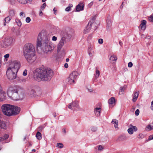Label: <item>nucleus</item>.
<instances>
[{"instance_id": "nucleus-1", "label": "nucleus", "mask_w": 153, "mask_h": 153, "mask_svg": "<svg viewBox=\"0 0 153 153\" xmlns=\"http://www.w3.org/2000/svg\"><path fill=\"white\" fill-rule=\"evenodd\" d=\"M36 46L37 49L39 48L43 52L47 53L54 49L55 45L50 40L49 36L41 32L38 35Z\"/></svg>"}, {"instance_id": "nucleus-2", "label": "nucleus", "mask_w": 153, "mask_h": 153, "mask_svg": "<svg viewBox=\"0 0 153 153\" xmlns=\"http://www.w3.org/2000/svg\"><path fill=\"white\" fill-rule=\"evenodd\" d=\"M53 71L49 69L43 68L37 69L34 71L33 76L38 81L50 80L53 75Z\"/></svg>"}, {"instance_id": "nucleus-3", "label": "nucleus", "mask_w": 153, "mask_h": 153, "mask_svg": "<svg viewBox=\"0 0 153 153\" xmlns=\"http://www.w3.org/2000/svg\"><path fill=\"white\" fill-rule=\"evenodd\" d=\"M35 51L34 47L31 43L26 44L24 47V55L27 61L30 63H32L36 59Z\"/></svg>"}, {"instance_id": "nucleus-4", "label": "nucleus", "mask_w": 153, "mask_h": 153, "mask_svg": "<svg viewBox=\"0 0 153 153\" xmlns=\"http://www.w3.org/2000/svg\"><path fill=\"white\" fill-rule=\"evenodd\" d=\"M20 65V62L18 61H13L11 62L7 70L6 75L8 79L13 80L16 79Z\"/></svg>"}, {"instance_id": "nucleus-5", "label": "nucleus", "mask_w": 153, "mask_h": 153, "mask_svg": "<svg viewBox=\"0 0 153 153\" xmlns=\"http://www.w3.org/2000/svg\"><path fill=\"white\" fill-rule=\"evenodd\" d=\"M7 94L9 98L14 100H22L24 97L23 90L18 86L9 87Z\"/></svg>"}, {"instance_id": "nucleus-6", "label": "nucleus", "mask_w": 153, "mask_h": 153, "mask_svg": "<svg viewBox=\"0 0 153 153\" xmlns=\"http://www.w3.org/2000/svg\"><path fill=\"white\" fill-rule=\"evenodd\" d=\"M13 43V38L10 37H7L0 42V46L2 48H6L12 46Z\"/></svg>"}, {"instance_id": "nucleus-7", "label": "nucleus", "mask_w": 153, "mask_h": 153, "mask_svg": "<svg viewBox=\"0 0 153 153\" xmlns=\"http://www.w3.org/2000/svg\"><path fill=\"white\" fill-rule=\"evenodd\" d=\"M79 74L77 71L72 72L67 78V80L69 84H74L76 83L78 76Z\"/></svg>"}, {"instance_id": "nucleus-8", "label": "nucleus", "mask_w": 153, "mask_h": 153, "mask_svg": "<svg viewBox=\"0 0 153 153\" xmlns=\"http://www.w3.org/2000/svg\"><path fill=\"white\" fill-rule=\"evenodd\" d=\"M13 105L9 104H4L1 107L2 111L3 114L7 116H11V109Z\"/></svg>"}, {"instance_id": "nucleus-9", "label": "nucleus", "mask_w": 153, "mask_h": 153, "mask_svg": "<svg viewBox=\"0 0 153 153\" xmlns=\"http://www.w3.org/2000/svg\"><path fill=\"white\" fill-rule=\"evenodd\" d=\"M68 108L70 109L75 110H80V108L77 101H75L70 103L68 105Z\"/></svg>"}, {"instance_id": "nucleus-10", "label": "nucleus", "mask_w": 153, "mask_h": 153, "mask_svg": "<svg viewBox=\"0 0 153 153\" xmlns=\"http://www.w3.org/2000/svg\"><path fill=\"white\" fill-rule=\"evenodd\" d=\"M94 20L95 19H92L88 23L87 25L84 29L83 32L84 34L87 33L90 31L91 29V27L92 26V25L93 24L94 25L95 24L94 23Z\"/></svg>"}, {"instance_id": "nucleus-11", "label": "nucleus", "mask_w": 153, "mask_h": 153, "mask_svg": "<svg viewBox=\"0 0 153 153\" xmlns=\"http://www.w3.org/2000/svg\"><path fill=\"white\" fill-rule=\"evenodd\" d=\"M65 42L66 38L65 37L63 36L62 37L57 46V51L58 53L60 51Z\"/></svg>"}, {"instance_id": "nucleus-12", "label": "nucleus", "mask_w": 153, "mask_h": 153, "mask_svg": "<svg viewBox=\"0 0 153 153\" xmlns=\"http://www.w3.org/2000/svg\"><path fill=\"white\" fill-rule=\"evenodd\" d=\"M20 111V108L17 106L13 105L11 111V116L18 114Z\"/></svg>"}, {"instance_id": "nucleus-13", "label": "nucleus", "mask_w": 153, "mask_h": 153, "mask_svg": "<svg viewBox=\"0 0 153 153\" xmlns=\"http://www.w3.org/2000/svg\"><path fill=\"white\" fill-rule=\"evenodd\" d=\"M137 130V128L136 126L130 125L129 128L127 130V131L129 134H132L134 133V131H136Z\"/></svg>"}, {"instance_id": "nucleus-14", "label": "nucleus", "mask_w": 153, "mask_h": 153, "mask_svg": "<svg viewBox=\"0 0 153 153\" xmlns=\"http://www.w3.org/2000/svg\"><path fill=\"white\" fill-rule=\"evenodd\" d=\"M106 29L107 30H109L111 29L112 26V22L111 18L110 16L108 17L106 20Z\"/></svg>"}, {"instance_id": "nucleus-15", "label": "nucleus", "mask_w": 153, "mask_h": 153, "mask_svg": "<svg viewBox=\"0 0 153 153\" xmlns=\"http://www.w3.org/2000/svg\"><path fill=\"white\" fill-rule=\"evenodd\" d=\"M7 94L3 90H0V101H2L6 99Z\"/></svg>"}, {"instance_id": "nucleus-16", "label": "nucleus", "mask_w": 153, "mask_h": 153, "mask_svg": "<svg viewBox=\"0 0 153 153\" xmlns=\"http://www.w3.org/2000/svg\"><path fill=\"white\" fill-rule=\"evenodd\" d=\"M94 112L95 115L99 117L101 112V109L100 107H96L94 108Z\"/></svg>"}, {"instance_id": "nucleus-17", "label": "nucleus", "mask_w": 153, "mask_h": 153, "mask_svg": "<svg viewBox=\"0 0 153 153\" xmlns=\"http://www.w3.org/2000/svg\"><path fill=\"white\" fill-rule=\"evenodd\" d=\"M84 5L82 3H80L78 4L76 7V12H79L83 10Z\"/></svg>"}, {"instance_id": "nucleus-18", "label": "nucleus", "mask_w": 153, "mask_h": 153, "mask_svg": "<svg viewBox=\"0 0 153 153\" xmlns=\"http://www.w3.org/2000/svg\"><path fill=\"white\" fill-rule=\"evenodd\" d=\"M28 94L31 97L33 96L36 93V91L33 87H30L28 89Z\"/></svg>"}, {"instance_id": "nucleus-19", "label": "nucleus", "mask_w": 153, "mask_h": 153, "mask_svg": "<svg viewBox=\"0 0 153 153\" xmlns=\"http://www.w3.org/2000/svg\"><path fill=\"white\" fill-rule=\"evenodd\" d=\"M146 21L144 20H143L141 21V23L140 25V27L142 30H144L146 28Z\"/></svg>"}, {"instance_id": "nucleus-20", "label": "nucleus", "mask_w": 153, "mask_h": 153, "mask_svg": "<svg viewBox=\"0 0 153 153\" xmlns=\"http://www.w3.org/2000/svg\"><path fill=\"white\" fill-rule=\"evenodd\" d=\"M117 59V56L114 54H113L111 55L110 58V61L112 63H115Z\"/></svg>"}, {"instance_id": "nucleus-21", "label": "nucleus", "mask_w": 153, "mask_h": 153, "mask_svg": "<svg viewBox=\"0 0 153 153\" xmlns=\"http://www.w3.org/2000/svg\"><path fill=\"white\" fill-rule=\"evenodd\" d=\"M139 94V93L138 91L135 92L134 93L133 98L132 99V101L134 102H135L137 100Z\"/></svg>"}, {"instance_id": "nucleus-22", "label": "nucleus", "mask_w": 153, "mask_h": 153, "mask_svg": "<svg viewBox=\"0 0 153 153\" xmlns=\"http://www.w3.org/2000/svg\"><path fill=\"white\" fill-rule=\"evenodd\" d=\"M111 123L114 124V126L116 129H118V121L117 120L115 119H113L111 121Z\"/></svg>"}, {"instance_id": "nucleus-23", "label": "nucleus", "mask_w": 153, "mask_h": 153, "mask_svg": "<svg viewBox=\"0 0 153 153\" xmlns=\"http://www.w3.org/2000/svg\"><path fill=\"white\" fill-rule=\"evenodd\" d=\"M9 135L8 134H5L3 137H0V142L1 143L2 142L5 140H6L8 138Z\"/></svg>"}, {"instance_id": "nucleus-24", "label": "nucleus", "mask_w": 153, "mask_h": 153, "mask_svg": "<svg viewBox=\"0 0 153 153\" xmlns=\"http://www.w3.org/2000/svg\"><path fill=\"white\" fill-rule=\"evenodd\" d=\"M115 99L114 97H111L108 101V102L109 104H113L115 103Z\"/></svg>"}, {"instance_id": "nucleus-25", "label": "nucleus", "mask_w": 153, "mask_h": 153, "mask_svg": "<svg viewBox=\"0 0 153 153\" xmlns=\"http://www.w3.org/2000/svg\"><path fill=\"white\" fill-rule=\"evenodd\" d=\"M0 127L4 129H6V125L5 123L3 122H2L0 120Z\"/></svg>"}, {"instance_id": "nucleus-26", "label": "nucleus", "mask_w": 153, "mask_h": 153, "mask_svg": "<svg viewBox=\"0 0 153 153\" xmlns=\"http://www.w3.org/2000/svg\"><path fill=\"white\" fill-rule=\"evenodd\" d=\"M153 129V124H150L148 125L146 128V130L149 131Z\"/></svg>"}, {"instance_id": "nucleus-27", "label": "nucleus", "mask_w": 153, "mask_h": 153, "mask_svg": "<svg viewBox=\"0 0 153 153\" xmlns=\"http://www.w3.org/2000/svg\"><path fill=\"white\" fill-rule=\"evenodd\" d=\"M100 73L99 71L96 69L95 71V73L94 74L95 78L96 79L98 78L100 76Z\"/></svg>"}, {"instance_id": "nucleus-28", "label": "nucleus", "mask_w": 153, "mask_h": 153, "mask_svg": "<svg viewBox=\"0 0 153 153\" xmlns=\"http://www.w3.org/2000/svg\"><path fill=\"white\" fill-rule=\"evenodd\" d=\"M36 137L39 140H40L42 138L41 134L39 131L37 132L36 135Z\"/></svg>"}, {"instance_id": "nucleus-29", "label": "nucleus", "mask_w": 153, "mask_h": 153, "mask_svg": "<svg viewBox=\"0 0 153 153\" xmlns=\"http://www.w3.org/2000/svg\"><path fill=\"white\" fill-rule=\"evenodd\" d=\"M19 82L20 83H24L26 82V79L23 77H21L19 78Z\"/></svg>"}, {"instance_id": "nucleus-30", "label": "nucleus", "mask_w": 153, "mask_h": 153, "mask_svg": "<svg viewBox=\"0 0 153 153\" xmlns=\"http://www.w3.org/2000/svg\"><path fill=\"white\" fill-rule=\"evenodd\" d=\"M11 19V17L10 16H8L4 19V21L7 23H8L10 21Z\"/></svg>"}, {"instance_id": "nucleus-31", "label": "nucleus", "mask_w": 153, "mask_h": 153, "mask_svg": "<svg viewBox=\"0 0 153 153\" xmlns=\"http://www.w3.org/2000/svg\"><path fill=\"white\" fill-rule=\"evenodd\" d=\"M125 89V88L124 87H121L120 88V90L119 92V94H123V92Z\"/></svg>"}, {"instance_id": "nucleus-32", "label": "nucleus", "mask_w": 153, "mask_h": 153, "mask_svg": "<svg viewBox=\"0 0 153 153\" xmlns=\"http://www.w3.org/2000/svg\"><path fill=\"white\" fill-rule=\"evenodd\" d=\"M56 147L61 149L63 147V145L62 143H58L56 145Z\"/></svg>"}, {"instance_id": "nucleus-33", "label": "nucleus", "mask_w": 153, "mask_h": 153, "mask_svg": "<svg viewBox=\"0 0 153 153\" xmlns=\"http://www.w3.org/2000/svg\"><path fill=\"white\" fill-rule=\"evenodd\" d=\"M15 21L17 24V25L19 27H21L22 25V22L19 19H16L15 20Z\"/></svg>"}, {"instance_id": "nucleus-34", "label": "nucleus", "mask_w": 153, "mask_h": 153, "mask_svg": "<svg viewBox=\"0 0 153 153\" xmlns=\"http://www.w3.org/2000/svg\"><path fill=\"white\" fill-rule=\"evenodd\" d=\"M93 51L91 48H89L88 53L90 57L93 56Z\"/></svg>"}, {"instance_id": "nucleus-35", "label": "nucleus", "mask_w": 153, "mask_h": 153, "mask_svg": "<svg viewBox=\"0 0 153 153\" xmlns=\"http://www.w3.org/2000/svg\"><path fill=\"white\" fill-rule=\"evenodd\" d=\"M73 7V5L71 4H69L68 6L65 9V10L66 11L68 12L70 11L71 7Z\"/></svg>"}, {"instance_id": "nucleus-36", "label": "nucleus", "mask_w": 153, "mask_h": 153, "mask_svg": "<svg viewBox=\"0 0 153 153\" xmlns=\"http://www.w3.org/2000/svg\"><path fill=\"white\" fill-rule=\"evenodd\" d=\"M45 125H41L40 126H39L38 128V130L39 131H42V130L44 129V128H45Z\"/></svg>"}, {"instance_id": "nucleus-37", "label": "nucleus", "mask_w": 153, "mask_h": 153, "mask_svg": "<svg viewBox=\"0 0 153 153\" xmlns=\"http://www.w3.org/2000/svg\"><path fill=\"white\" fill-rule=\"evenodd\" d=\"M18 1L20 3L22 4H25L27 3V0H18Z\"/></svg>"}, {"instance_id": "nucleus-38", "label": "nucleus", "mask_w": 153, "mask_h": 153, "mask_svg": "<svg viewBox=\"0 0 153 153\" xmlns=\"http://www.w3.org/2000/svg\"><path fill=\"white\" fill-rule=\"evenodd\" d=\"M149 20L150 22H153V14L150 16L149 17Z\"/></svg>"}, {"instance_id": "nucleus-39", "label": "nucleus", "mask_w": 153, "mask_h": 153, "mask_svg": "<svg viewBox=\"0 0 153 153\" xmlns=\"http://www.w3.org/2000/svg\"><path fill=\"white\" fill-rule=\"evenodd\" d=\"M10 56V55L9 54H7L4 55V57L5 58V60H6V61H7V59H8Z\"/></svg>"}, {"instance_id": "nucleus-40", "label": "nucleus", "mask_w": 153, "mask_h": 153, "mask_svg": "<svg viewBox=\"0 0 153 153\" xmlns=\"http://www.w3.org/2000/svg\"><path fill=\"white\" fill-rule=\"evenodd\" d=\"M46 4L45 3H44L42 6L41 7L40 9L43 10L45 7Z\"/></svg>"}, {"instance_id": "nucleus-41", "label": "nucleus", "mask_w": 153, "mask_h": 153, "mask_svg": "<svg viewBox=\"0 0 153 153\" xmlns=\"http://www.w3.org/2000/svg\"><path fill=\"white\" fill-rule=\"evenodd\" d=\"M31 21V19L30 17H27L25 19V21L27 23H29Z\"/></svg>"}, {"instance_id": "nucleus-42", "label": "nucleus", "mask_w": 153, "mask_h": 153, "mask_svg": "<svg viewBox=\"0 0 153 153\" xmlns=\"http://www.w3.org/2000/svg\"><path fill=\"white\" fill-rule=\"evenodd\" d=\"M10 14L12 16H14L15 15L14 11L13 10H11L10 11Z\"/></svg>"}, {"instance_id": "nucleus-43", "label": "nucleus", "mask_w": 153, "mask_h": 153, "mask_svg": "<svg viewBox=\"0 0 153 153\" xmlns=\"http://www.w3.org/2000/svg\"><path fill=\"white\" fill-rule=\"evenodd\" d=\"M20 16L22 17V18H25V14L23 12H21L19 14Z\"/></svg>"}, {"instance_id": "nucleus-44", "label": "nucleus", "mask_w": 153, "mask_h": 153, "mask_svg": "<svg viewBox=\"0 0 153 153\" xmlns=\"http://www.w3.org/2000/svg\"><path fill=\"white\" fill-rule=\"evenodd\" d=\"M27 74V70L26 69H25L23 73V75L24 76H25Z\"/></svg>"}, {"instance_id": "nucleus-45", "label": "nucleus", "mask_w": 153, "mask_h": 153, "mask_svg": "<svg viewBox=\"0 0 153 153\" xmlns=\"http://www.w3.org/2000/svg\"><path fill=\"white\" fill-rule=\"evenodd\" d=\"M103 40L102 39H100L98 40V42L100 44H102L103 43Z\"/></svg>"}, {"instance_id": "nucleus-46", "label": "nucleus", "mask_w": 153, "mask_h": 153, "mask_svg": "<svg viewBox=\"0 0 153 153\" xmlns=\"http://www.w3.org/2000/svg\"><path fill=\"white\" fill-rule=\"evenodd\" d=\"M97 130L96 127H92L91 128V130L93 131H95Z\"/></svg>"}, {"instance_id": "nucleus-47", "label": "nucleus", "mask_w": 153, "mask_h": 153, "mask_svg": "<svg viewBox=\"0 0 153 153\" xmlns=\"http://www.w3.org/2000/svg\"><path fill=\"white\" fill-rule=\"evenodd\" d=\"M153 139V134L150 135L149 137L148 140H147V141Z\"/></svg>"}, {"instance_id": "nucleus-48", "label": "nucleus", "mask_w": 153, "mask_h": 153, "mask_svg": "<svg viewBox=\"0 0 153 153\" xmlns=\"http://www.w3.org/2000/svg\"><path fill=\"white\" fill-rule=\"evenodd\" d=\"M139 110L138 109H137L135 111V114L136 115L138 116L139 114Z\"/></svg>"}, {"instance_id": "nucleus-49", "label": "nucleus", "mask_w": 153, "mask_h": 153, "mask_svg": "<svg viewBox=\"0 0 153 153\" xmlns=\"http://www.w3.org/2000/svg\"><path fill=\"white\" fill-rule=\"evenodd\" d=\"M133 66V64L131 62H130L128 63V66L129 68Z\"/></svg>"}, {"instance_id": "nucleus-50", "label": "nucleus", "mask_w": 153, "mask_h": 153, "mask_svg": "<svg viewBox=\"0 0 153 153\" xmlns=\"http://www.w3.org/2000/svg\"><path fill=\"white\" fill-rule=\"evenodd\" d=\"M62 132L64 135H65L66 133V131L65 128H64L62 130Z\"/></svg>"}, {"instance_id": "nucleus-51", "label": "nucleus", "mask_w": 153, "mask_h": 153, "mask_svg": "<svg viewBox=\"0 0 153 153\" xmlns=\"http://www.w3.org/2000/svg\"><path fill=\"white\" fill-rule=\"evenodd\" d=\"M52 40L53 41H55L57 40V38L55 36H53L52 38Z\"/></svg>"}, {"instance_id": "nucleus-52", "label": "nucleus", "mask_w": 153, "mask_h": 153, "mask_svg": "<svg viewBox=\"0 0 153 153\" xmlns=\"http://www.w3.org/2000/svg\"><path fill=\"white\" fill-rule=\"evenodd\" d=\"M138 138H143V135L142 134H140L138 136Z\"/></svg>"}, {"instance_id": "nucleus-53", "label": "nucleus", "mask_w": 153, "mask_h": 153, "mask_svg": "<svg viewBox=\"0 0 153 153\" xmlns=\"http://www.w3.org/2000/svg\"><path fill=\"white\" fill-rule=\"evenodd\" d=\"M42 10H42L40 9L39 13V15L40 16H41L42 15H43V13L42 12Z\"/></svg>"}, {"instance_id": "nucleus-54", "label": "nucleus", "mask_w": 153, "mask_h": 153, "mask_svg": "<svg viewBox=\"0 0 153 153\" xmlns=\"http://www.w3.org/2000/svg\"><path fill=\"white\" fill-rule=\"evenodd\" d=\"M103 149L101 145H99L98 146V150L100 151L102 150Z\"/></svg>"}, {"instance_id": "nucleus-55", "label": "nucleus", "mask_w": 153, "mask_h": 153, "mask_svg": "<svg viewBox=\"0 0 153 153\" xmlns=\"http://www.w3.org/2000/svg\"><path fill=\"white\" fill-rule=\"evenodd\" d=\"M151 110H153V100L151 102Z\"/></svg>"}, {"instance_id": "nucleus-56", "label": "nucleus", "mask_w": 153, "mask_h": 153, "mask_svg": "<svg viewBox=\"0 0 153 153\" xmlns=\"http://www.w3.org/2000/svg\"><path fill=\"white\" fill-rule=\"evenodd\" d=\"M93 2L92 1L88 4V7H90L93 5Z\"/></svg>"}, {"instance_id": "nucleus-57", "label": "nucleus", "mask_w": 153, "mask_h": 153, "mask_svg": "<svg viewBox=\"0 0 153 153\" xmlns=\"http://www.w3.org/2000/svg\"><path fill=\"white\" fill-rule=\"evenodd\" d=\"M64 67L65 68H67L68 67V63H65L64 65Z\"/></svg>"}, {"instance_id": "nucleus-58", "label": "nucleus", "mask_w": 153, "mask_h": 153, "mask_svg": "<svg viewBox=\"0 0 153 153\" xmlns=\"http://www.w3.org/2000/svg\"><path fill=\"white\" fill-rule=\"evenodd\" d=\"M119 44L122 47L123 45V43L121 41H120L119 42Z\"/></svg>"}, {"instance_id": "nucleus-59", "label": "nucleus", "mask_w": 153, "mask_h": 153, "mask_svg": "<svg viewBox=\"0 0 153 153\" xmlns=\"http://www.w3.org/2000/svg\"><path fill=\"white\" fill-rule=\"evenodd\" d=\"M1 55L0 54V67H1Z\"/></svg>"}, {"instance_id": "nucleus-60", "label": "nucleus", "mask_w": 153, "mask_h": 153, "mask_svg": "<svg viewBox=\"0 0 153 153\" xmlns=\"http://www.w3.org/2000/svg\"><path fill=\"white\" fill-rule=\"evenodd\" d=\"M88 91L90 92H92L93 91V90L92 89L90 88L88 89Z\"/></svg>"}, {"instance_id": "nucleus-61", "label": "nucleus", "mask_w": 153, "mask_h": 153, "mask_svg": "<svg viewBox=\"0 0 153 153\" xmlns=\"http://www.w3.org/2000/svg\"><path fill=\"white\" fill-rule=\"evenodd\" d=\"M53 117H56V113H55V112L53 114Z\"/></svg>"}, {"instance_id": "nucleus-62", "label": "nucleus", "mask_w": 153, "mask_h": 153, "mask_svg": "<svg viewBox=\"0 0 153 153\" xmlns=\"http://www.w3.org/2000/svg\"><path fill=\"white\" fill-rule=\"evenodd\" d=\"M53 10V11H54V14H56L55 13V12H56V10L55 9V8H54Z\"/></svg>"}, {"instance_id": "nucleus-63", "label": "nucleus", "mask_w": 153, "mask_h": 153, "mask_svg": "<svg viewBox=\"0 0 153 153\" xmlns=\"http://www.w3.org/2000/svg\"><path fill=\"white\" fill-rule=\"evenodd\" d=\"M15 28L14 27H13L12 29V30L13 31V32H14L15 31Z\"/></svg>"}, {"instance_id": "nucleus-64", "label": "nucleus", "mask_w": 153, "mask_h": 153, "mask_svg": "<svg viewBox=\"0 0 153 153\" xmlns=\"http://www.w3.org/2000/svg\"><path fill=\"white\" fill-rule=\"evenodd\" d=\"M69 61V59L68 58H67L66 59V62H68Z\"/></svg>"}]
</instances>
